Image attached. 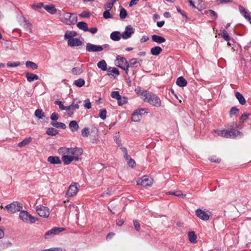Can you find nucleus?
<instances>
[{
    "label": "nucleus",
    "mask_w": 251,
    "mask_h": 251,
    "mask_svg": "<svg viewBox=\"0 0 251 251\" xmlns=\"http://www.w3.org/2000/svg\"><path fill=\"white\" fill-rule=\"evenodd\" d=\"M58 152L68 154L72 156L75 161H76L81 159L80 156L83 153V150L81 148H68L62 147L58 149Z\"/></svg>",
    "instance_id": "nucleus-1"
},
{
    "label": "nucleus",
    "mask_w": 251,
    "mask_h": 251,
    "mask_svg": "<svg viewBox=\"0 0 251 251\" xmlns=\"http://www.w3.org/2000/svg\"><path fill=\"white\" fill-rule=\"evenodd\" d=\"M59 18L62 23L68 25L75 24L77 19L75 14L69 12L60 14Z\"/></svg>",
    "instance_id": "nucleus-2"
},
{
    "label": "nucleus",
    "mask_w": 251,
    "mask_h": 251,
    "mask_svg": "<svg viewBox=\"0 0 251 251\" xmlns=\"http://www.w3.org/2000/svg\"><path fill=\"white\" fill-rule=\"evenodd\" d=\"M143 100L155 107H159L161 105V100L160 98L155 94L150 92H148L146 98H143Z\"/></svg>",
    "instance_id": "nucleus-3"
},
{
    "label": "nucleus",
    "mask_w": 251,
    "mask_h": 251,
    "mask_svg": "<svg viewBox=\"0 0 251 251\" xmlns=\"http://www.w3.org/2000/svg\"><path fill=\"white\" fill-rule=\"evenodd\" d=\"M5 208H6L9 212L11 213H15L17 212L20 211L23 206L21 203L18 201H14L9 204L7 205Z\"/></svg>",
    "instance_id": "nucleus-4"
},
{
    "label": "nucleus",
    "mask_w": 251,
    "mask_h": 251,
    "mask_svg": "<svg viewBox=\"0 0 251 251\" xmlns=\"http://www.w3.org/2000/svg\"><path fill=\"white\" fill-rule=\"evenodd\" d=\"M20 218L25 223H34L35 222V218L29 214L26 211H21L19 214Z\"/></svg>",
    "instance_id": "nucleus-5"
},
{
    "label": "nucleus",
    "mask_w": 251,
    "mask_h": 251,
    "mask_svg": "<svg viewBox=\"0 0 251 251\" xmlns=\"http://www.w3.org/2000/svg\"><path fill=\"white\" fill-rule=\"evenodd\" d=\"M108 47V45H104L103 46H102L89 43L86 45V50L88 52H100L102 51L104 48H106Z\"/></svg>",
    "instance_id": "nucleus-6"
},
{
    "label": "nucleus",
    "mask_w": 251,
    "mask_h": 251,
    "mask_svg": "<svg viewBox=\"0 0 251 251\" xmlns=\"http://www.w3.org/2000/svg\"><path fill=\"white\" fill-rule=\"evenodd\" d=\"M36 210L38 214L41 217L47 218L50 215L49 209L42 205L37 206Z\"/></svg>",
    "instance_id": "nucleus-7"
},
{
    "label": "nucleus",
    "mask_w": 251,
    "mask_h": 251,
    "mask_svg": "<svg viewBox=\"0 0 251 251\" xmlns=\"http://www.w3.org/2000/svg\"><path fill=\"white\" fill-rule=\"evenodd\" d=\"M135 29L131 25L126 26L125 30L121 34V37L123 39L126 40L129 38L134 34Z\"/></svg>",
    "instance_id": "nucleus-8"
},
{
    "label": "nucleus",
    "mask_w": 251,
    "mask_h": 251,
    "mask_svg": "<svg viewBox=\"0 0 251 251\" xmlns=\"http://www.w3.org/2000/svg\"><path fill=\"white\" fill-rule=\"evenodd\" d=\"M64 228L62 227H54L48 231L45 234L44 237L46 239H50L54 235L58 234L61 231H63Z\"/></svg>",
    "instance_id": "nucleus-9"
},
{
    "label": "nucleus",
    "mask_w": 251,
    "mask_h": 251,
    "mask_svg": "<svg viewBox=\"0 0 251 251\" xmlns=\"http://www.w3.org/2000/svg\"><path fill=\"white\" fill-rule=\"evenodd\" d=\"M153 183L152 179L149 178L147 176H143L137 180V185H140L144 187L151 186Z\"/></svg>",
    "instance_id": "nucleus-10"
},
{
    "label": "nucleus",
    "mask_w": 251,
    "mask_h": 251,
    "mask_svg": "<svg viewBox=\"0 0 251 251\" xmlns=\"http://www.w3.org/2000/svg\"><path fill=\"white\" fill-rule=\"evenodd\" d=\"M81 102L80 100H74L72 103L67 106L68 115L69 116H71L74 114V110L78 109L79 107V104Z\"/></svg>",
    "instance_id": "nucleus-11"
},
{
    "label": "nucleus",
    "mask_w": 251,
    "mask_h": 251,
    "mask_svg": "<svg viewBox=\"0 0 251 251\" xmlns=\"http://www.w3.org/2000/svg\"><path fill=\"white\" fill-rule=\"evenodd\" d=\"M226 134L225 138H234L238 136H239L240 137H242L243 136L242 132L233 128H231L230 130L226 129Z\"/></svg>",
    "instance_id": "nucleus-12"
},
{
    "label": "nucleus",
    "mask_w": 251,
    "mask_h": 251,
    "mask_svg": "<svg viewBox=\"0 0 251 251\" xmlns=\"http://www.w3.org/2000/svg\"><path fill=\"white\" fill-rule=\"evenodd\" d=\"M195 212L196 216L203 221H208L210 219V215L200 208L197 209Z\"/></svg>",
    "instance_id": "nucleus-13"
},
{
    "label": "nucleus",
    "mask_w": 251,
    "mask_h": 251,
    "mask_svg": "<svg viewBox=\"0 0 251 251\" xmlns=\"http://www.w3.org/2000/svg\"><path fill=\"white\" fill-rule=\"evenodd\" d=\"M78 190L77 183L72 184L69 186L66 195L67 197H73L77 194Z\"/></svg>",
    "instance_id": "nucleus-14"
},
{
    "label": "nucleus",
    "mask_w": 251,
    "mask_h": 251,
    "mask_svg": "<svg viewBox=\"0 0 251 251\" xmlns=\"http://www.w3.org/2000/svg\"><path fill=\"white\" fill-rule=\"evenodd\" d=\"M190 5L198 10H201L203 8V4L201 0H190Z\"/></svg>",
    "instance_id": "nucleus-15"
},
{
    "label": "nucleus",
    "mask_w": 251,
    "mask_h": 251,
    "mask_svg": "<svg viewBox=\"0 0 251 251\" xmlns=\"http://www.w3.org/2000/svg\"><path fill=\"white\" fill-rule=\"evenodd\" d=\"M141 111L145 112V109L141 108L140 109L136 110L132 114V120L134 122H138L140 120L142 113Z\"/></svg>",
    "instance_id": "nucleus-16"
},
{
    "label": "nucleus",
    "mask_w": 251,
    "mask_h": 251,
    "mask_svg": "<svg viewBox=\"0 0 251 251\" xmlns=\"http://www.w3.org/2000/svg\"><path fill=\"white\" fill-rule=\"evenodd\" d=\"M142 60L138 58H132L128 62V64L126 67H137L138 65H140ZM127 69V68H126Z\"/></svg>",
    "instance_id": "nucleus-17"
},
{
    "label": "nucleus",
    "mask_w": 251,
    "mask_h": 251,
    "mask_svg": "<svg viewBox=\"0 0 251 251\" xmlns=\"http://www.w3.org/2000/svg\"><path fill=\"white\" fill-rule=\"evenodd\" d=\"M60 155H62V160L65 165H69L72 161H75L74 158L71 155L68 154H64L63 153L58 152Z\"/></svg>",
    "instance_id": "nucleus-18"
},
{
    "label": "nucleus",
    "mask_w": 251,
    "mask_h": 251,
    "mask_svg": "<svg viewBox=\"0 0 251 251\" xmlns=\"http://www.w3.org/2000/svg\"><path fill=\"white\" fill-rule=\"evenodd\" d=\"M68 44L71 47L79 46L82 45V42L79 39L73 38L68 41Z\"/></svg>",
    "instance_id": "nucleus-19"
},
{
    "label": "nucleus",
    "mask_w": 251,
    "mask_h": 251,
    "mask_svg": "<svg viewBox=\"0 0 251 251\" xmlns=\"http://www.w3.org/2000/svg\"><path fill=\"white\" fill-rule=\"evenodd\" d=\"M135 92L137 94H138L141 98L143 100L144 98H146L149 91L142 89L141 87H137L135 89Z\"/></svg>",
    "instance_id": "nucleus-20"
},
{
    "label": "nucleus",
    "mask_w": 251,
    "mask_h": 251,
    "mask_svg": "<svg viewBox=\"0 0 251 251\" xmlns=\"http://www.w3.org/2000/svg\"><path fill=\"white\" fill-rule=\"evenodd\" d=\"M48 161L51 164H60L61 161L58 156H50L48 158Z\"/></svg>",
    "instance_id": "nucleus-21"
},
{
    "label": "nucleus",
    "mask_w": 251,
    "mask_h": 251,
    "mask_svg": "<svg viewBox=\"0 0 251 251\" xmlns=\"http://www.w3.org/2000/svg\"><path fill=\"white\" fill-rule=\"evenodd\" d=\"M25 76L27 80L29 82L39 79V76L37 75L29 72L26 73Z\"/></svg>",
    "instance_id": "nucleus-22"
},
{
    "label": "nucleus",
    "mask_w": 251,
    "mask_h": 251,
    "mask_svg": "<svg viewBox=\"0 0 251 251\" xmlns=\"http://www.w3.org/2000/svg\"><path fill=\"white\" fill-rule=\"evenodd\" d=\"M44 8L46 11L51 14H54L57 12V10L53 4L45 5Z\"/></svg>",
    "instance_id": "nucleus-23"
},
{
    "label": "nucleus",
    "mask_w": 251,
    "mask_h": 251,
    "mask_svg": "<svg viewBox=\"0 0 251 251\" xmlns=\"http://www.w3.org/2000/svg\"><path fill=\"white\" fill-rule=\"evenodd\" d=\"M151 39L153 42H155L158 44L164 43L166 41L164 37L157 35H153L151 36Z\"/></svg>",
    "instance_id": "nucleus-24"
},
{
    "label": "nucleus",
    "mask_w": 251,
    "mask_h": 251,
    "mask_svg": "<svg viewBox=\"0 0 251 251\" xmlns=\"http://www.w3.org/2000/svg\"><path fill=\"white\" fill-rule=\"evenodd\" d=\"M77 35V33L74 31H67L64 35V38L67 39L68 41L74 38V37Z\"/></svg>",
    "instance_id": "nucleus-25"
},
{
    "label": "nucleus",
    "mask_w": 251,
    "mask_h": 251,
    "mask_svg": "<svg viewBox=\"0 0 251 251\" xmlns=\"http://www.w3.org/2000/svg\"><path fill=\"white\" fill-rule=\"evenodd\" d=\"M121 37V34L119 31H114L110 34L111 39L115 41H119Z\"/></svg>",
    "instance_id": "nucleus-26"
},
{
    "label": "nucleus",
    "mask_w": 251,
    "mask_h": 251,
    "mask_svg": "<svg viewBox=\"0 0 251 251\" xmlns=\"http://www.w3.org/2000/svg\"><path fill=\"white\" fill-rule=\"evenodd\" d=\"M69 127L73 132L76 131L79 128V126L75 121H72L69 123Z\"/></svg>",
    "instance_id": "nucleus-27"
},
{
    "label": "nucleus",
    "mask_w": 251,
    "mask_h": 251,
    "mask_svg": "<svg viewBox=\"0 0 251 251\" xmlns=\"http://www.w3.org/2000/svg\"><path fill=\"white\" fill-rule=\"evenodd\" d=\"M162 51V49L159 46H156L151 49V53L153 55H158Z\"/></svg>",
    "instance_id": "nucleus-28"
},
{
    "label": "nucleus",
    "mask_w": 251,
    "mask_h": 251,
    "mask_svg": "<svg viewBox=\"0 0 251 251\" xmlns=\"http://www.w3.org/2000/svg\"><path fill=\"white\" fill-rule=\"evenodd\" d=\"M176 83L179 87H183L187 85V82L183 77L180 76L177 79Z\"/></svg>",
    "instance_id": "nucleus-29"
},
{
    "label": "nucleus",
    "mask_w": 251,
    "mask_h": 251,
    "mask_svg": "<svg viewBox=\"0 0 251 251\" xmlns=\"http://www.w3.org/2000/svg\"><path fill=\"white\" fill-rule=\"evenodd\" d=\"M77 27L84 31H88V28L87 24L84 22H79L77 25Z\"/></svg>",
    "instance_id": "nucleus-30"
},
{
    "label": "nucleus",
    "mask_w": 251,
    "mask_h": 251,
    "mask_svg": "<svg viewBox=\"0 0 251 251\" xmlns=\"http://www.w3.org/2000/svg\"><path fill=\"white\" fill-rule=\"evenodd\" d=\"M32 138L30 137L25 138L24 140H23L22 142H20L18 146L20 148L24 147L27 145H28L31 141H32Z\"/></svg>",
    "instance_id": "nucleus-31"
},
{
    "label": "nucleus",
    "mask_w": 251,
    "mask_h": 251,
    "mask_svg": "<svg viewBox=\"0 0 251 251\" xmlns=\"http://www.w3.org/2000/svg\"><path fill=\"white\" fill-rule=\"evenodd\" d=\"M120 60L123 64H124V65L119 66V67L122 68L123 70H124L126 71V74H127L128 68L129 67H127V69H126V67L127 66V65L128 64V62L127 61L126 59L124 57H121Z\"/></svg>",
    "instance_id": "nucleus-32"
},
{
    "label": "nucleus",
    "mask_w": 251,
    "mask_h": 251,
    "mask_svg": "<svg viewBox=\"0 0 251 251\" xmlns=\"http://www.w3.org/2000/svg\"><path fill=\"white\" fill-rule=\"evenodd\" d=\"M235 96L241 104L244 105L245 104L246 100L243 96L240 93L238 92H236L235 93Z\"/></svg>",
    "instance_id": "nucleus-33"
},
{
    "label": "nucleus",
    "mask_w": 251,
    "mask_h": 251,
    "mask_svg": "<svg viewBox=\"0 0 251 251\" xmlns=\"http://www.w3.org/2000/svg\"><path fill=\"white\" fill-rule=\"evenodd\" d=\"M97 66L102 71H106L107 70V64L104 60H102L97 63Z\"/></svg>",
    "instance_id": "nucleus-34"
},
{
    "label": "nucleus",
    "mask_w": 251,
    "mask_h": 251,
    "mask_svg": "<svg viewBox=\"0 0 251 251\" xmlns=\"http://www.w3.org/2000/svg\"><path fill=\"white\" fill-rule=\"evenodd\" d=\"M24 24L23 26L26 31H30L31 29V24L25 18H23Z\"/></svg>",
    "instance_id": "nucleus-35"
},
{
    "label": "nucleus",
    "mask_w": 251,
    "mask_h": 251,
    "mask_svg": "<svg viewBox=\"0 0 251 251\" xmlns=\"http://www.w3.org/2000/svg\"><path fill=\"white\" fill-rule=\"evenodd\" d=\"M51 124L53 127L56 128H60L64 129L66 127L65 124L61 122L55 121L52 122Z\"/></svg>",
    "instance_id": "nucleus-36"
},
{
    "label": "nucleus",
    "mask_w": 251,
    "mask_h": 251,
    "mask_svg": "<svg viewBox=\"0 0 251 251\" xmlns=\"http://www.w3.org/2000/svg\"><path fill=\"white\" fill-rule=\"evenodd\" d=\"M25 66L27 68H31L33 70H36L38 68V65L35 63L30 61H27L25 62Z\"/></svg>",
    "instance_id": "nucleus-37"
},
{
    "label": "nucleus",
    "mask_w": 251,
    "mask_h": 251,
    "mask_svg": "<svg viewBox=\"0 0 251 251\" xmlns=\"http://www.w3.org/2000/svg\"><path fill=\"white\" fill-rule=\"evenodd\" d=\"M188 237L189 241L191 243H196L197 240V236L194 231H190L188 233Z\"/></svg>",
    "instance_id": "nucleus-38"
},
{
    "label": "nucleus",
    "mask_w": 251,
    "mask_h": 251,
    "mask_svg": "<svg viewBox=\"0 0 251 251\" xmlns=\"http://www.w3.org/2000/svg\"><path fill=\"white\" fill-rule=\"evenodd\" d=\"M169 195H174L176 197H181L182 198H184L186 197V195L183 194L181 191H176L174 192H169L168 193Z\"/></svg>",
    "instance_id": "nucleus-39"
},
{
    "label": "nucleus",
    "mask_w": 251,
    "mask_h": 251,
    "mask_svg": "<svg viewBox=\"0 0 251 251\" xmlns=\"http://www.w3.org/2000/svg\"><path fill=\"white\" fill-rule=\"evenodd\" d=\"M58 133V130L53 127H50L47 130V134L49 135L54 136Z\"/></svg>",
    "instance_id": "nucleus-40"
},
{
    "label": "nucleus",
    "mask_w": 251,
    "mask_h": 251,
    "mask_svg": "<svg viewBox=\"0 0 251 251\" xmlns=\"http://www.w3.org/2000/svg\"><path fill=\"white\" fill-rule=\"evenodd\" d=\"M72 72L74 75H79L83 72V70L78 67H74L72 69Z\"/></svg>",
    "instance_id": "nucleus-41"
},
{
    "label": "nucleus",
    "mask_w": 251,
    "mask_h": 251,
    "mask_svg": "<svg viewBox=\"0 0 251 251\" xmlns=\"http://www.w3.org/2000/svg\"><path fill=\"white\" fill-rule=\"evenodd\" d=\"M35 115L36 117H37L40 119H43L44 117H45V115L44 112H43L42 110L39 109H37L35 111Z\"/></svg>",
    "instance_id": "nucleus-42"
},
{
    "label": "nucleus",
    "mask_w": 251,
    "mask_h": 251,
    "mask_svg": "<svg viewBox=\"0 0 251 251\" xmlns=\"http://www.w3.org/2000/svg\"><path fill=\"white\" fill-rule=\"evenodd\" d=\"M74 84L77 87H81L85 84V81L82 78L78 79L74 81Z\"/></svg>",
    "instance_id": "nucleus-43"
},
{
    "label": "nucleus",
    "mask_w": 251,
    "mask_h": 251,
    "mask_svg": "<svg viewBox=\"0 0 251 251\" xmlns=\"http://www.w3.org/2000/svg\"><path fill=\"white\" fill-rule=\"evenodd\" d=\"M239 10L240 11V13L245 17V19H247L248 17L250 16L248 14L247 11L243 6L240 5L239 6Z\"/></svg>",
    "instance_id": "nucleus-44"
},
{
    "label": "nucleus",
    "mask_w": 251,
    "mask_h": 251,
    "mask_svg": "<svg viewBox=\"0 0 251 251\" xmlns=\"http://www.w3.org/2000/svg\"><path fill=\"white\" fill-rule=\"evenodd\" d=\"M54 103L58 105L60 109L67 111V106H64L62 101L56 100L54 101Z\"/></svg>",
    "instance_id": "nucleus-45"
},
{
    "label": "nucleus",
    "mask_w": 251,
    "mask_h": 251,
    "mask_svg": "<svg viewBox=\"0 0 251 251\" xmlns=\"http://www.w3.org/2000/svg\"><path fill=\"white\" fill-rule=\"evenodd\" d=\"M221 36L226 41H228L230 39L229 36L225 30H223L222 31Z\"/></svg>",
    "instance_id": "nucleus-46"
},
{
    "label": "nucleus",
    "mask_w": 251,
    "mask_h": 251,
    "mask_svg": "<svg viewBox=\"0 0 251 251\" xmlns=\"http://www.w3.org/2000/svg\"><path fill=\"white\" fill-rule=\"evenodd\" d=\"M112 98L117 99V100H120L121 96L120 95L118 91H113L111 94Z\"/></svg>",
    "instance_id": "nucleus-47"
},
{
    "label": "nucleus",
    "mask_w": 251,
    "mask_h": 251,
    "mask_svg": "<svg viewBox=\"0 0 251 251\" xmlns=\"http://www.w3.org/2000/svg\"><path fill=\"white\" fill-rule=\"evenodd\" d=\"M126 16H127V12H126V10L125 8H122L121 9L120 13V17L121 19L123 20L126 18Z\"/></svg>",
    "instance_id": "nucleus-48"
},
{
    "label": "nucleus",
    "mask_w": 251,
    "mask_h": 251,
    "mask_svg": "<svg viewBox=\"0 0 251 251\" xmlns=\"http://www.w3.org/2000/svg\"><path fill=\"white\" fill-rule=\"evenodd\" d=\"M45 5H44V3L42 2L37 3V4H33L31 5V7L34 9L37 10V9L40 8L42 7H44Z\"/></svg>",
    "instance_id": "nucleus-49"
},
{
    "label": "nucleus",
    "mask_w": 251,
    "mask_h": 251,
    "mask_svg": "<svg viewBox=\"0 0 251 251\" xmlns=\"http://www.w3.org/2000/svg\"><path fill=\"white\" fill-rule=\"evenodd\" d=\"M214 132L215 133H217L218 135L225 138L226 134V129L221 130H214Z\"/></svg>",
    "instance_id": "nucleus-50"
},
{
    "label": "nucleus",
    "mask_w": 251,
    "mask_h": 251,
    "mask_svg": "<svg viewBox=\"0 0 251 251\" xmlns=\"http://www.w3.org/2000/svg\"><path fill=\"white\" fill-rule=\"evenodd\" d=\"M112 73L114 74L117 75H118L120 74V72L117 68H113L111 71H109V73L108 74V75L109 76H111L112 75Z\"/></svg>",
    "instance_id": "nucleus-51"
},
{
    "label": "nucleus",
    "mask_w": 251,
    "mask_h": 251,
    "mask_svg": "<svg viewBox=\"0 0 251 251\" xmlns=\"http://www.w3.org/2000/svg\"><path fill=\"white\" fill-rule=\"evenodd\" d=\"M99 116L102 120L105 119V118L106 117V110L104 109L101 110L100 111Z\"/></svg>",
    "instance_id": "nucleus-52"
},
{
    "label": "nucleus",
    "mask_w": 251,
    "mask_h": 251,
    "mask_svg": "<svg viewBox=\"0 0 251 251\" xmlns=\"http://www.w3.org/2000/svg\"><path fill=\"white\" fill-rule=\"evenodd\" d=\"M89 134V130L88 127H85L81 131V134L83 137H88Z\"/></svg>",
    "instance_id": "nucleus-53"
},
{
    "label": "nucleus",
    "mask_w": 251,
    "mask_h": 251,
    "mask_svg": "<svg viewBox=\"0 0 251 251\" xmlns=\"http://www.w3.org/2000/svg\"><path fill=\"white\" fill-rule=\"evenodd\" d=\"M133 225L135 227V229L137 231H139L140 230V224L138 222V221L136 220H133Z\"/></svg>",
    "instance_id": "nucleus-54"
},
{
    "label": "nucleus",
    "mask_w": 251,
    "mask_h": 251,
    "mask_svg": "<svg viewBox=\"0 0 251 251\" xmlns=\"http://www.w3.org/2000/svg\"><path fill=\"white\" fill-rule=\"evenodd\" d=\"M21 64L20 62H8L7 65L9 67H16L19 66Z\"/></svg>",
    "instance_id": "nucleus-55"
},
{
    "label": "nucleus",
    "mask_w": 251,
    "mask_h": 251,
    "mask_svg": "<svg viewBox=\"0 0 251 251\" xmlns=\"http://www.w3.org/2000/svg\"><path fill=\"white\" fill-rule=\"evenodd\" d=\"M209 159L212 162L219 163L221 161V159L217 157L216 156H211L209 158Z\"/></svg>",
    "instance_id": "nucleus-56"
},
{
    "label": "nucleus",
    "mask_w": 251,
    "mask_h": 251,
    "mask_svg": "<svg viewBox=\"0 0 251 251\" xmlns=\"http://www.w3.org/2000/svg\"><path fill=\"white\" fill-rule=\"evenodd\" d=\"M207 13H209L211 17H213L214 19H216L218 17L217 13L212 10H208Z\"/></svg>",
    "instance_id": "nucleus-57"
},
{
    "label": "nucleus",
    "mask_w": 251,
    "mask_h": 251,
    "mask_svg": "<svg viewBox=\"0 0 251 251\" xmlns=\"http://www.w3.org/2000/svg\"><path fill=\"white\" fill-rule=\"evenodd\" d=\"M114 140L119 147L121 146V145H122L121 141L120 139V137L119 136H118V135L115 136L114 137Z\"/></svg>",
    "instance_id": "nucleus-58"
},
{
    "label": "nucleus",
    "mask_w": 251,
    "mask_h": 251,
    "mask_svg": "<svg viewBox=\"0 0 251 251\" xmlns=\"http://www.w3.org/2000/svg\"><path fill=\"white\" fill-rule=\"evenodd\" d=\"M238 111H239L238 109H237L235 107H232L230 110V115H236L238 113Z\"/></svg>",
    "instance_id": "nucleus-59"
},
{
    "label": "nucleus",
    "mask_w": 251,
    "mask_h": 251,
    "mask_svg": "<svg viewBox=\"0 0 251 251\" xmlns=\"http://www.w3.org/2000/svg\"><path fill=\"white\" fill-rule=\"evenodd\" d=\"M103 16L105 19H109L112 18V16L109 11V10H106L103 12Z\"/></svg>",
    "instance_id": "nucleus-60"
},
{
    "label": "nucleus",
    "mask_w": 251,
    "mask_h": 251,
    "mask_svg": "<svg viewBox=\"0 0 251 251\" xmlns=\"http://www.w3.org/2000/svg\"><path fill=\"white\" fill-rule=\"evenodd\" d=\"M85 104L84 105V107L87 109H90L91 108V103L89 99H86L85 100Z\"/></svg>",
    "instance_id": "nucleus-61"
},
{
    "label": "nucleus",
    "mask_w": 251,
    "mask_h": 251,
    "mask_svg": "<svg viewBox=\"0 0 251 251\" xmlns=\"http://www.w3.org/2000/svg\"><path fill=\"white\" fill-rule=\"evenodd\" d=\"M127 162L129 166L131 167V168H133L134 167L135 162L131 158H130L129 160L127 161Z\"/></svg>",
    "instance_id": "nucleus-62"
},
{
    "label": "nucleus",
    "mask_w": 251,
    "mask_h": 251,
    "mask_svg": "<svg viewBox=\"0 0 251 251\" xmlns=\"http://www.w3.org/2000/svg\"><path fill=\"white\" fill-rule=\"evenodd\" d=\"M116 0H113L112 2H109V3H107L105 6V8L106 9H109V10H110L112 8V6L113 5V3H114V2H115Z\"/></svg>",
    "instance_id": "nucleus-63"
},
{
    "label": "nucleus",
    "mask_w": 251,
    "mask_h": 251,
    "mask_svg": "<svg viewBox=\"0 0 251 251\" xmlns=\"http://www.w3.org/2000/svg\"><path fill=\"white\" fill-rule=\"evenodd\" d=\"M59 118L58 114L56 113H53L50 116V119L53 121L57 120Z\"/></svg>",
    "instance_id": "nucleus-64"
}]
</instances>
